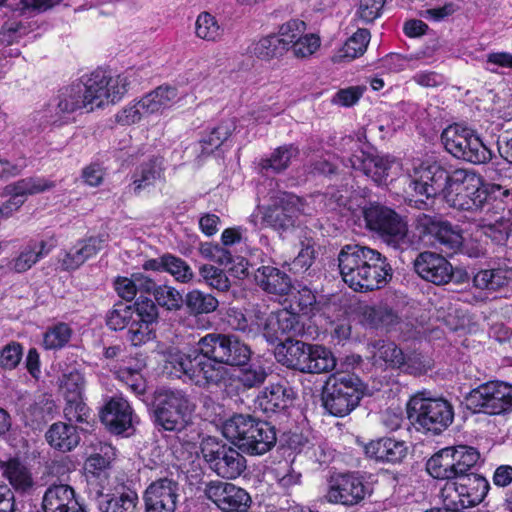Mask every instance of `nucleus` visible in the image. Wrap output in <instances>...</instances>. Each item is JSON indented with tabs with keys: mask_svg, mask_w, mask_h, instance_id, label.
Masks as SVG:
<instances>
[{
	"mask_svg": "<svg viewBox=\"0 0 512 512\" xmlns=\"http://www.w3.org/2000/svg\"><path fill=\"white\" fill-rule=\"evenodd\" d=\"M199 274L204 282L213 289L225 292L230 288V280L225 272L213 265H202L199 268Z\"/></svg>",
	"mask_w": 512,
	"mask_h": 512,
	"instance_id": "nucleus-54",
	"label": "nucleus"
},
{
	"mask_svg": "<svg viewBox=\"0 0 512 512\" xmlns=\"http://www.w3.org/2000/svg\"><path fill=\"white\" fill-rule=\"evenodd\" d=\"M415 229L421 237L429 236L437 241L443 251H456L463 242L462 234L458 229L435 215L418 214L415 218Z\"/></svg>",
	"mask_w": 512,
	"mask_h": 512,
	"instance_id": "nucleus-16",
	"label": "nucleus"
},
{
	"mask_svg": "<svg viewBox=\"0 0 512 512\" xmlns=\"http://www.w3.org/2000/svg\"><path fill=\"white\" fill-rule=\"evenodd\" d=\"M72 336V329L66 323H57L50 327L43 336V346L47 350L64 347Z\"/></svg>",
	"mask_w": 512,
	"mask_h": 512,
	"instance_id": "nucleus-49",
	"label": "nucleus"
},
{
	"mask_svg": "<svg viewBox=\"0 0 512 512\" xmlns=\"http://www.w3.org/2000/svg\"><path fill=\"white\" fill-rule=\"evenodd\" d=\"M441 141L453 157L475 165L488 163L494 157L478 133L467 126L449 125L441 133Z\"/></svg>",
	"mask_w": 512,
	"mask_h": 512,
	"instance_id": "nucleus-8",
	"label": "nucleus"
},
{
	"mask_svg": "<svg viewBox=\"0 0 512 512\" xmlns=\"http://www.w3.org/2000/svg\"><path fill=\"white\" fill-rule=\"evenodd\" d=\"M376 360H382L388 366L394 368L404 367L405 356L404 353L397 345L393 342H381L377 344V351L374 354Z\"/></svg>",
	"mask_w": 512,
	"mask_h": 512,
	"instance_id": "nucleus-51",
	"label": "nucleus"
},
{
	"mask_svg": "<svg viewBox=\"0 0 512 512\" xmlns=\"http://www.w3.org/2000/svg\"><path fill=\"white\" fill-rule=\"evenodd\" d=\"M200 449L209 467L222 478L235 479L246 468L245 458L236 449L220 443L214 437L204 438Z\"/></svg>",
	"mask_w": 512,
	"mask_h": 512,
	"instance_id": "nucleus-12",
	"label": "nucleus"
},
{
	"mask_svg": "<svg viewBox=\"0 0 512 512\" xmlns=\"http://www.w3.org/2000/svg\"><path fill=\"white\" fill-rule=\"evenodd\" d=\"M276 315L281 326V331L284 336H287L286 341H289L291 337L303 332V324L300 322V318L296 313L282 309L277 311Z\"/></svg>",
	"mask_w": 512,
	"mask_h": 512,
	"instance_id": "nucleus-59",
	"label": "nucleus"
},
{
	"mask_svg": "<svg viewBox=\"0 0 512 512\" xmlns=\"http://www.w3.org/2000/svg\"><path fill=\"white\" fill-rule=\"evenodd\" d=\"M226 322L231 329L243 332L248 337L254 338L259 335V328L255 327V315L248 318L238 307L228 308Z\"/></svg>",
	"mask_w": 512,
	"mask_h": 512,
	"instance_id": "nucleus-42",
	"label": "nucleus"
},
{
	"mask_svg": "<svg viewBox=\"0 0 512 512\" xmlns=\"http://www.w3.org/2000/svg\"><path fill=\"white\" fill-rule=\"evenodd\" d=\"M364 395V384L353 374L331 375L323 388L324 408L333 416L344 417L353 411Z\"/></svg>",
	"mask_w": 512,
	"mask_h": 512,
	"instance_id": "nucleus-7",
	"label": "nucleus"
},
{
	"mask_svg": "<svg viewBox=\"0 0 512 512\" xmlns=\"http://www.w3.org/2000/svg\"><path fill=\"white\" fill-rule=\"evenodd\" d=\"M240 366L242 368L239 371L238 380L247 389L261 386L268 376L266 368L258 362L250 364L247 362Z\"/></svg>",
	"mask_w": 512,
	"mask_h": 512,
	"instance_id": "nucleus-48",
	"label": "nucleus"
},
{
	"mask_svg": "<svg viewBox=\"0 0 512 512\" xmlns=\"http://www.w3.org/2000/svg\"><path fill=\"white\" fill-rule=\"evenodd\" d=\"M160 177V167L156 160H149L141 164L133 174V188L136 194L154 184Z\"/></svg>",
	"mask_w": 512,
	"mask_h": 512,
	"instance_id": "nucleus-46",
	"label": "nucleus"
},
{
	"mask_svg": "<svg viewBox=\"0 0 512 512\" xmlns=\"http://www.w3.org/2000/svg\"><path fill=\"white\" fill-rule=\"evenodd\" d=\"M23 357V347L12 341L0 350V367L5 370L15 369Z\"/></svg>",
	"mask_w": 512,
	"mask_h": 512,
	"instance_id": "nucleus-60",
	"label": "nucleus"
},
{
	"mask_svg": "<svg viewBox=\"0 0 512 512\" xmlns=\"http://www.w3.org/2000/svg\"><path fill=\"white\" fill-rule=\"evenodd\" d=\"M41 505L44 512H87L76 499L74 489L63 483L50 485Z\"/></svg>",
	"mask_w": 512,
	"mask_h": 512,
	"instance_id": "nucleus-21",
	"label": "nucleus"
},
{
	"mask_svg": "<svg viewBox=\"0 0 512 512\" xmlns=\"http://www.w3.org/2000/svg\"><path fill=\"white\" fill-rule=\"evenodd\" d=\"M190 314L201 315L210 314L219 306V301L210 293L194 289L189 291L183 301Z\"/></svg>",
	"mask_w": 512,
	"mask_h": 512,
	"instance_id": "nucleus-40",
	"label": "nucleus"
},
{
	"mask_svg": "<svg viewBox=\"0 0 512 512\" xmlns=\"http://www.w3.org/2000/svg\"><path fill=\"white\" fill-rule=\"evenodd\" d=\"M369 41V31L364 28H359L333 55L332 61L334 63L349 62L362 56L367 49Z\"/></svg>",
	"mask_w": 512,
	"mask_h": 512,
	"instance_id": "nucleus-34",
	"label": "nucleus"
},
{
	"mask_svg": "<svg viewBox=\"0 0 512 512\" xmlns=\"http://www.w3.org/2000/svg\"><path fill=\"white\" fill-rule=\"evenodd\" d=\"M177 100V88L169 85H161L139 99L141 109L146 116L162 113L165 109L172 107Z\"/></svg>",
	"mask_w": 512,
	"mask_h": 512,
	"instance_id": "nucleus-29",
	"label": "nucleus"
},
{
	"mask_svg": "<svg viewBox=\"0 0 512 512\" xmlns=\"http://www.w3.org/2000/svg\"><path fill=\"white\" fill-rule=\"evenodd\" d=\"M252 503L250 495L233 484L220 510L224 512H246Z\"/></svg>",
	"mask_w": 512,
	"mask_h": 512,
	"instance_id": "nucleus-53",
	"label": "nucleus"
},
{
	"mask_svg": "<svg viewBox=\"0 0 512 512\" xmlns=\"http://www.w3.org/2000/svg\"><path fill=\"white\" fill-rule=\"evenodd\" d=\"M427 472L435 479L453 482L456 474L453 469L449 448L446 447L435 453L426 463Z\"/></svg>",
	"mask_w": 512,
	"mask_h": 512,
	"instance_id": "nucleus-38",
	"label": "nucleus"
},
{
	"mask_svg": "<svg viewBox=\"0 0 512 512\" xmlns=\"http://www.w3.org/2000/svg\"><path fill=\"white\" fill-rule=\"evenodd\" d=\"M223 435L242 452L263 455L276 444V430L270 423L250 415L237 414L225 421Z\"/></svg>",
	"mask_w": 512,
	"mask_h": 512,
	"instance_id": "nucleus-4",
	"label": "nucleus"
},
{
	"mask_svg": "<svg viewBox=\"0 0 512 512\" xmlns=\"http://www.w3.org/2000/svg\"><path fill=\"white\" fill-rule=\"evenodd\" d=\"M164 271L181 283H188L194 277V273L186 261L172 254H164Z\"/></svg>",
	"mask_w": 512,
	"mask_h": 512,
	"instance_id": "nucleus-52",
	"label": "nucleus"
},
{
	"mask_svg": "<svg viewBox=\"0 0 512 512\" xmlns=\"http://www.w3.org/2000/svg\"><path fill=\"white\" fill-rule=\"evenodd\" d=\"M54 187L55 183L53 181L43 177H27L8 184L4 188L3 194L14 195L24 203L27 196L42 193Z\"/></svg>",
	"mask_w": 512,
	"mask_h": 512,
	"instance_id": "nucleus-33",
	"label": "nucleus"
},
{
	"mask_svg": "<svg viewBox=\"0 0 512 512\" xmlns=\"http://www.w3.org/2000/svg\"><path fill=\"white\" fill-rule=\"evenodd\" d=\"M255 327L259 328V335H262L267 342L274 344L282 341L284 336L278 322L276 312L265 315L263 313L255 314Z\"/></svg>",
	"mask_w": 512,
	"mask_h": 512,
	"instance_id": "nucleus-44",
	"label": "nucleus"
},
{
	"mask_svg": "<svg viewBox=\"0 0 512 512\" xmlns=\"http://www.w3.org/2000/svg\"><path fill=\"white\" fill-rule=\"evenodd\" d=\"M351 167L355 170H361L367 177L375 183L382 184L386 181L389 170L395 164L394 159L382 155H362L354 156L349 159Z\"/></svg>",
	"mask_w": 512,
	"mask_h": 512,
	"instance_id": "nucleus-26",
	"label": "nucleus"
},
{
	"mask_svg": "<svg viewBox=\"0 0 512 512\" xmlns=\"http://www.w3.org/2000/svg\"><path fill=\"white\" fill-rule=\"evenodd\" d=\"M367 457L383 463H400L407 455L408 447L402 440L383 437L372 440L364 447Z\"/></svg>",
	"mask_w": 512,
	"mask_h": 512,
	"instance_id": "nucleus-24",
	"label": "nucleus"
},
{
	"mask_svg": "<svg viewBox=\"0 0 512 512\" xmlns=\"http://www.w3.org/2000/svg\"><path fill=\"white\" fill-rule=\"evenodd\" d=\"M366 227L377 233L388 245L402 248L408 244L407 222L393 209L370 204L363 209Z\"/></svg>",
	"mask_w": 512,
	"mask_h": 512,
	"instance_id": "nucleus-11",
	"label": "nucleus"
},
{
	"mask_svg": "<svg viewBox=\"0 0 512 512\" xmlns=\"http://www.w3.org/2000/svg\"><path fill=\"white\" fill-rule=\"evenodd\" d=\"M276 357L284 366L302 373L320 374L336 366V360L329 349L299 340L282 343Z\"/></svg>",
	"mask_w": 512,
	"mask_h": 512,
	"instance_id": "nucleus-5",
	"label": "nucleus"
},
{
	"mask_svg": "<svg viewBox=\"0 0 512 512\" xmlns=\"http://www.w3.org/2000/svg\"><path fill=\"white\" fill-rule=\"evenodd\" d=\"M407 414L418 429L439 434L451 425L454 419L453 406L444 398L426 397L425 393L414 395L408 402Z\"/></svg>",
	"mask_w": 512,
	"mask_h": 512,
	"instance_id": "nucleus-6",
	"label": "nucleus"
},
{
	"mask_svg": "<svg viewBox=\"0 0 512 512\" xmlns=\"http://www.w3.org/2000/svg\"><path fill=\"white\" fill-rule=\"evenodd\" d=\"M293 399L291 388L282 384H271L264 388L254 399V408L270 416L284 411Z\"/></svg>",
	"mask_w": 512,
	"mask_h": 512,
	"instance_id": "nucleus-23",
	"label": "nucleus"
},
{
	"mask_svg": "<svg viewBox=\"0 0 512 512\" xmlns=\"http://www.w3.org/2000/svg\"><path fill=\"white\" fill-rule=\"evenodd\" d=\"M223 33L214 16L208 12H202L198 15L195 22V34L200 39L206 41H217Z\"/></svg>",
	"mask_w": 512,
	"mask_h": 512,
	"instance_id": "nucleus-47",
	"label": "nucleus"
},
{
	"mask_svg": "<svg viewBox=\"0 0 512 512\" xmlns=\"http://www.w3.org/2000/svg\"><path fill=\"white\" fill-rule=\"evenodd\" d=\"M153 295L157 304L169 311L179 310L183 305L184 299L182 295L173 287L167 285L157 286Z\"/></svg>",
	"mask_w": 512,
	"mask_h": 512,
	"instance_id": "nucleus-55",
	"label": "nucleus"
},
{
	"mask_svg": "<svg viewBox=\"0 0 512 512\" xmlns=\"http://www.w3.org/2000/svg\"><path fill=\"white\" fill-rule=\"evenodd\" d=\"M232 486V483L224 481H210L205 485L204 494L219 509H221L222 504L225 502L228 493L232 489Z\"/></svg>",
	"mask_w": 512,
	"mask_h": 512,
	"instance_id": "nucleus-62",
	"label": "nucleus"
},
{
	"mask_svg": "<svg viewBox=\"0 0 512 512\" xmlns=\"http://www.w3.org/2000/svg\"><path fill=\"white\" fill-rule=\"evenodd\" d=\"M396 320V315L387 306H364L361 309V322L370 327L390 325Z\"/></svg>",
	"mask_w": 512,
	"mask_h": 512,
	"instance_id": "nucleus-43",
	"label": "nucleus"
},
{
	"mask_svg": "<svg viewBox=\"0 0 512 512\" xmlns=\"http://www.w3.org/2000/svg\"><path fill=\"white\" fill-rule=\"evenodd\" d=\"M193 409L189 396L182 390L159 389L155 392V423L166 431L184 430L190 423Z\"/></svg>",
	"mask_w": 512,
	"mask_h": 512,
	"instance_id": "nucleus-9",
	"label": "nucleus"
},
{
	"mask_svg": "<svg viewBox=\"0 0 512 512\" xmlns=\"http://www.w3.org/2000/svg\"><path fill=\"white\" fill-rule=\"evenodd\" d=\"M479 412L499 415L512 407V385L502 381H490L473 389L468 397Z\"/></svg>",
	"mask_w": 512,
	"mask_h": 512,
	"instance_id": "nucleus-14",
	"label": "nucleus"
},
{
	"mask_svg": "<svg viewBox=\"0 0 512 512\" xmlns=\"http://www.w3.org/2000/svg\"><path fill=\"white\" fill-rule=\"evenodd\" d=\"M301 250L289 264L293 273H303L310 268L315 259L313 245L310 242H301Z\"/></svg>",
	"mask_w": 512,
	"mask_h": 512,
	"instance_id": "nucleus-63",
	"label": "nucleus"
},
{
	"mask_svg": "<svg viewBox=\"0 0 512 512\" xmlns=\"http://www.w3.org/2000/svg\"><path fill=\"white\" fill-rule=\"evenodd\" d=\"M84 97L85 93L81 83H75L64 88L58 96V112L69 115L82 109L88 111V104H86Z\"/></svg>",
	"mask_w": 512,
	"mask_h": 512,
	"instance_id": "nucleus-36",
	"label": "nucleus"
},
{
	"mask_svg": "<svg viewBox=\"0 0 512 512\" xmlns=\"http://www.w3.org/2000/svg\"><path fill=\"white\" fill-rule=\"evenodd\" d=\"M415 272L424 280L435 285L448 283L453 275V268L442 255L425 251L414 260Z\"/></svg>",
	"mask_w": 512,
	"mask_h": 512,
	"instance_id": "nucleus-20",
	"label": "nucleus"
},
{
	"mask_svg": "<svg viewBox=\"0 0 512 512\" xmlns=\"http://www.w3.org/2000/svg\"><path fill=\"white\" fill-rule=\"evenodd\" d=\"M409 189L427 199L443 195L452 208L476 212L489 205L490 196L479 175L469 169L449 172L436 161H415L408 173Z\"/></svg>",
	"mask_w": 512,
	"mask_h": 512,
	"instance_id": "nucleus-2",
	"label": "nucleus"
},
{
	"mask_svg": "<svg viewBox=\"0 0 512 512\" xmlns=\"http://www.w3.org/2000/svg\"><path fill=\"white\" fill-rule=\"evenodd\" d=\"M343 281L354 291L380 289L392 278V268L385 256L361 245H345L338 254Z\"/></svg>",
	"mask_w": 512,
	"mask_h": 512,
	"instance_id": "nucleus-3",
	"label": "nucleus"
},
{
	"mask_svg": "<svg viewBox=\"0 0 512 512\" xmlns=\"http://www.w3.org/2000/svg\"><path fill=\"white\" fill-rule=\"evenodd\" d=\"M134 308L125 303H117L113 309L109 311L106 318L107 326L112 330H122L133 318Z\"/></svg>",
	"mask_w": 512,
	"mask_h": 512,
	"instance_id": "nucleus-56",
	"label": "nucleus"
},
{
	"mask_svg": "<svg viewBox=\"0 0 512 512\" xmlns=\"http://www.w3.org/2000/svg\"><path fill=\"white\" fill-rule=\"evenodd\" d=\"M249 52L260 60L270 61L281 57L286 51L276 35H268L254 42Z\"/></svg>",
	"mask_w": 512,
	"mask_h": 512,
	"instance_id": "nucleus-41",
	"label": "nucleus"
},
{
	"mask_svg": "<svg viewBox=\"0 0 512 512\" xmlns=\"http://www.w3.org/2000/svg\"><path fill=\"white\" fill-rule=\"evenodd\" d=\"M101 420L110 432L119 435L132 428L134 414L125 399L112 398L103 407Z\"/></svg>",
	"mask_w": 512,
	"mask_h": 512,
	"instance_id": "nucleus-22",
	"label": "nucleus"
},
{
	"mask_svg": "<svg viewBox=\"0 0 512 512\" xmlns=\"http://www.w3.org/2000/svg\"><path fill=\"white\" fill-rule=\"evenodd\" d=\"M46 440L54 449L69 452L79 444L80 436L75 426L57 422L46 432Z\"/></svg>",
	"mask_w": 512,
	"mask_h": 512,
	"instance_id": "nucleus-32",
	"label": "nucleus"
},
{
	"mask_svg": "<svg viewBox=\"0 0 512 512\" xmlns=\"http://www.w3.org/2000/svg\"><path fill=\"white\" fill-rule=\"evenodd\" d=\"M0 470L16 491L27 493L33 489L35 482L31 469L23 461L17 458L2 461L0 462Z\"/></svg>",
	"mask_w": 512,
	"mask_h": 512,
	"instance_id": "nucleus-28",
	"label": "nucleus"
},
{
	"mask_svg": "<svg viewBox=\"0 0 512 512\" xmlns=\"http://www.w3.org/2000/svg\"><path fill=\"white\" fill-rule=\"evenodd\" d=\"M320 45L319 36L303 33L289 50L295 58L307 59L319 49Z\"/></svg>",
	"mask_w": 512,
	"mask_h": 512,
	"instance_id": "nucleus-57",
	"label": "nucleus"
},
{
	"mask_svg": "<svg viewBox=\"0 0 512 512\" xmlns=\"http://www.w3.org/2000/svg\"><path fill=\"white\" fill-rule=\"evenodd\" d=\"M52 249L53 245L44 240L30 241L21 249L19 255L10 261L9 267L16 273H24L47 256Z\"/></svg>",
	"mask_w": 512,
	"mask_h": 512,
	"instance_id": "nucleus-30",
	"label": "nucleus"
},
{
	"mask_svg": "<svg viewBox=\"0 0 512 512\" xmlns=\"http://www.w3.org/2000/svg\"><path fill=\"white\" fill-rule=\"evenodd\" d=\"M116 457L115 448L98 441L94 445V452L85 461V470L94 475L107 469Z\"/></svg>",
	"mask_w": 512,
	"mask_h": 512,
	"instance_id": "nucleus-39",
	"label": "nucleus"
},
{
	"mask_svg": "<svg viewBox=\"0 0 512 512\" xmlns=\"http://www.w3.org/2000/svg\"><path fill=\"white\" fill-rule=\"evenodd\" d=\"M306 214V205L300 197L283 194L264 209L262 221L282 235L296 228L300 223V216Z\"/></svg>",
	"mask_w": 512,
	"mask_h": 512,
	"instance_id": "nucleus-13",
	"label": "nucleus"
},
{
	"mask_svg": "<svg viewBox=\"0 0 512 512\" xmlns=\"http://www.w3.org/2000/svg\"><path fill=\"white\" fill-rule=\"evenodd\" d=\"M251 357L248 345L234 335L209 333L197 348L169 347L164 351L165 368L177 378L199 387H221L230 380L228 366L246 364Z\"/></svg>",
	"mask_w": 512,
	"mask_h": 512,
	"instance_id": "nucleus-1",
	"label": "nucleus"
},
{
	"mask_svg": "<svg viewBox=\"0 0 512 512\" xmlns=\"http://www.w3.org/2000/svg\"><path fill=\"white\" fill-rule=\"evenodd\" d=\"M257 284L267 293L278 296L288 295L292 289L289 275L273 266H261L255 272Z\"/></svg>",
	"mask_w": 512,
	"mask_h": 512,
	"instance_id": "nucleus-27",
	"label": "nucleus"
},
{
	"mask_svg": "<svg viewBox=\"0 0 512 512\" xmlns=\"http://www.w3.org/2000/svg\"><path fill=\"white\" fill-rule=\"evenodd\" d=\"M511 279V269L498 267L480 270L475 274L473 283L479 289L495 291L507 285Z\"/></svg>",
	"mask_w": 512,
	"mask_h": 512,
	"instance_id": "nucleus-37",
	"label": "nucleus"
},
{
	"mask_svg": "<svg viewBox=\"0 0 512 512\" xmlns=\"http://www.w3.org/2000/svg\"><path fill=\"white\" fill-rule=\"evenodd\" d=\"M138 502L137 492L121 485L115 487L111 493H101L98 507L102 512H137Z\"/></svg>",
	"mask_w": 512,
	"mask_h": 512,
	"instance_id": "nucleus-25",
	"label": "nucleus"
},
{
	"mask_svg": "<svg viewBox=\"0 0 512 512\" xmlns=\"http://www.w3.org/2000/svg\"><path fill=\"white\" fill-rule=\"evenodd\" d=\"M367 493L362 477L353 473L338 474L330 478L325 498L331 504L354 506L363 501Z\"/></svg>",
	"mask_w": 512,
	"mask_h": 512,
	"instance_id": "nucleus-15",
	"label": "nucleus"
},
{
	"mask_svg": "<svg viewBox=\"0 0 512 512\" xmlns=\"http://www.w3.org/2000/svg\"><path fill=\"white\" fill-rule=\"evenodd\" d=\"M137 321L153 326L158 320V308L153 300L139 297L134 304Z\"/></svg>",
	"mask_w": 512,
	"mask_h": 512,
	"instance_id": "nucleus-61",
	"label": "nucleus"
},
{
	"mask_svg": "<svg viewBox=\"0 0 512 512\" xmlns=\"http://www.w3.org/2000/svg\"><path fill=\"white\" fill-rule=\"evenodd\" d=\"M235 129L232 120L222 122L215 127L208 136L204 137L201 141L202 153L210 154L215 149L220 147L226 141Z\"/></svg>",
	"mask_w": 512,
	"mask_h": 512,
	"instance_id": "nucleus-45",
	"label": "nucleus"
},
{
	"mask_svg": "<svg viewBox=\"0 0 512 512\" xmlns=\"http://www.w3.org/2000/svg\"><path fill=\"white\" fill-rule=\"evenodd\" d=\"M478 226L482 233L496 244H504L511 231L510 222L504 219L497 220L495 223L480 222Z\"/></svg>",
	"mask_w": 512,
	"mask_h": 512,
	"instance_id": "nucleus-58",
	"label": "nucleus"
},
{
	"mask_svg": "<svg viewBox=\"0 0 512 512\" xmlns=\"http://www.w3.org/2000/svg\"><path fill=\"white\" fill-rule=\"evenodd\" d=\"M299 149L293 144L276 148L269 157L261 158L257 164L258 172L262 175L279 174L285 171L291 161L297 158Z\"/></svg>",
	"mask_w": 512,
	"mask_h": 512,
	"instance_id": "nucleus-31",
	"label": "nucleus"
},
{
	"mask_svg": "<svg viewBox=\"0 0 512 512\" xmlns=\"http://www.w3.org/2000/svg\"><path fill=\"white\" fill-rule=\"evenodd\" d=\"M88 104V112L120 101L130 85L127 74L111 75L106 71L92 72L81 82Z\"/></svg>",
	"mask_w": 512,
	"mask_h": 512,
	"instance_id": "nucleus-10",
	"label": "nucleus"
},
{
	"mask_svg": "<svg viewBox=\"0 0 512 512\" xmlns=\"http://www.w3.org/2000/svg\"><path fill=\"white\" fill-rule=\"evenodd\" d=\"M306 31V24L299 19H290L283 23L278 30V40L284 46L285 51H289L292 45L302 36Z\"/></svg>",
	"mask_w": 512,
	"mask_h": 512,
	"instance_id": "nucleus-50",
	"label": "nucleus"
},
{
	"mask_svg": "<svg viewBox=\"0 0 512 512\" xmlns=\"http://www.w3.org/2000/svg\"><path fill=\"white\" fill-rule=\"evenodd\" d=\"M108 234H99L86 239L78 240L68 250L61 251L58 263L64 271H74L81 267L90 258L96 256L108 243Z\"/></svg>",
	"mask_w": 512,
	"mask_h": 512,
	"instance_id": "nucleus-17",
	"label": "nucleus"
},
{
	"mask_svg": "<svg viewBox=\"0 0 512 512\" xmlns=\"http://www.w3.org/2000/svg\"><path fill=\"white\" fill-rule=\"evenodd\" d=\"M179 490V484L170 478L152 482L144 494L145 512H175Z\"/></svg>",
	"mask_w": 512,
	"mask_h": 512,
	"instance_id": "nucleus-18",
	"label": "nucleus"
},
{
	"mask_svg": "<svg viewBox=\"0 0 512 512\" xmlns=\"http://www.w3.org/2000/svg\"><path fill=\"white\" fill-rule=\"evenodd\" d=\"M448 448L456 479L472 473V469L480 459L479 452L474 447L466 445Z\"/></svg>",
	"mask_w": 512,
	"mask_h": 512,
	"instance_id": "nucleus-35",
	"label": "nucleus"
},
{
	"mask_svg": "<svg viewBox=\"0 0 512 512\" xmlns=\"http://www.w3.org/2000/svg\"><path fill=\"white\" fill-rule=\"evenodd\" d=\"M84 386V376L78 370L63 375L62 389L65 392V397H82Z\"/></svg>",
	"mask_w": 512,
	"mask_h": 512,
	"instance_id": "nucleus-64",
	"label": "nucleus"
},
{
	"mask_svg": "<svg viewBox=\"0 0 512 512\" xmlns=\"http://www.w3.org/2000/svg\"><path fill=\"white\" fill-rule=\"evenodd\" d=\"M489 488L490 485L486 478L472 472L453 482H447L444 490H454L463 507H474L484 500Z\"/></svg>",
	"mask_w": 512,
	"mask_h": 512,
	"instance_id": "nucleus-19",
	"label": "nucleus"
}]
</instances>
